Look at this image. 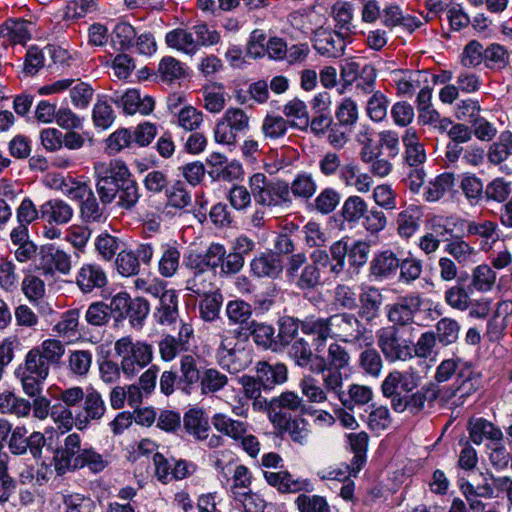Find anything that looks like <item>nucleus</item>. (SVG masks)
<instances>
[{
	"label": "nucleus",
	"instance_id": "2eb2a0df",
	"mask_svg": "<svg viewBox=\"0 0 512 512\" xmlns=\"http://www.w3.org/2000/svg\"><path fill=\"white\" fill-rule=\"evenodd\" d=\"M306 404L301 396L293 391L282 392L279 396L272 398L271 423L283 418L303 415L306 412Z\"/></svg>",
	"mask_w": 512,
	"mask_h": 512
},
{
	"label": "nucleus",
	"instance_id": "4c0bfd02",
	"mask_svg": "<svg viewBox=\"0 0 512 512\" xmlns=\"http://www.w3.org/2000/svg\"><path fill=\"white\" fill-rule=\"evenodd\" d=\"M185 258L191 259L211 272H216L225 260V247L219 243H212L204 254L189 253Z\"/></svg>",
	"mask_w": 512,
	"mask_h": 512
},
{
	"label": "nucleus",
	"instance_id": "a878e982",
	"mask_svg": "<svg viewBox=\"0 0 512 512\" xmlns=\"http://www.w3.org/2000/svg\"><path fill=\"white\" fill-rule=\"evenodd\" d=\"M31 22L23 19H9L0 25V46L25 44L31 38Z\"/></svg>",
	"mask_w": 512,
	"mask_h": 512
},
{
	"label": "nucleus",
	"instance_id": "338daca9",
	"mask_svg": "<svg viewBox=\"0 0 512 512\" xmlns=\"http://www.w3.org/2000/svg\"><path fill=\"white\" fill-rule=\"evenodd\" d=\"M316 189L317 184L312 175L301 173L289 185V194L292 193L295 197L309 199L315 194Z\"/></svg>",
	"mask_w": 512,
	"mask_h": 512
},
{
	"label": "nucleus",
	"instance_id": "bf43d9fd",
	"mask_svg": "<svg viewBox=\"0 0 512 512\" xmlns=\"http://www.w3.org/2000/svg\"><path fill=\"white\" fill-rule=\"evenodd\" d=\"M228 383V377L215 368L204 369L199 386L204 395L222 390Z\"/></svg>",
	"mask_w": 512,
	"mask_h": 512
},
{
	"label": "nucleus",
	"instance_id": "c756f323",
	"mask_svg": "<svg viewBox=\"0 0 512 512\" xmlns=\"http://www.w3.org/2000/svg\"><path fill=\"white\" fill-rule=\"evenodd\" d=\"M186 69L185 64L180 60L172 56H165L159 61L153 75L162 83L174 84L186 77Z\"/></svg>",
	"mask_w": 512,
	"mask_h": 512
},
{
	"label": "nucleus",
	"instance_id": "9b49d317",
	"mask_svg": "<svg viewBox=\"0 0 512 512\" xmlns=\"http://www.w3.org/2000/svg\"><path fill=\"white\" fill-rule=\"evenodd\" d=\"M266 482L275 488L280 494L312 493L314 486L308 478H303L290 473L288 470L264 471Z\"/></svg>",
	"mask_w": 512,
	"mask_h": 512
},
{
	"label": "nucleus",
	"instance_id": "ddd939ff",
	"mask_svg": "<svg viewBox=\"0 0 512 512\" xmlns=\"http://www.w3.org/2000/svg\"><path fill=\"white\" fill-rule=\"evenodd\" d=\"M205 367L198 356L185 354L179 360V390L185 395H191L202 379Z\"/></svg>",
	"mask_w": 512,
	"mask_h": 512
},
{
	"label": "nucleus",
	"instance_id": "a211bd4d",
	"mask_svg": "<svg viewBox=\"0 0 512 512\" xmlns=\"http://www.w3.org/2000/svg\"><path fill=\"white\" fill-rule=\"evenodd\" d=\"M105 412V402L100 393L94 389L87 390L82 410L75 412L76 427L79 430L85 429L91 421L100 420Z\"/></svg>",
	"mask_w": 512,
	"mask_h": 512
},
{
	"label": "nucleus",
	"instance_id": "0eeeda50",
	"mask_svg": "<svg viewBox=\"0 0 512 512\" xmlns=\"http://www.w3.org/2000/svg\"><path fill=\"white\" fill-rule=\"evenodd\" d=\"M480 384V374L471 366L463 365V368L457 373L454 383L450 387L441 389V401L453 400V405H460L479 389Z\"/></svg>",
	"mask_w": 512,
	"mask_h": 512
},
{
	"label": "nucleus",
	"instance_id": "f03ea898",
	"mask_svg": "<svg viewBox=\"0 0 512 512\" xmlns=\"http://www.w3.org/2000/svg\"><path fill=\"white\" fill-rule=\"evenodd\" d=\"M248 183L253 199L259 206L274 208L291 203L289 184L283 180L270 179L263 173H254Z\"/></svg>",
	"mask_w": 512,
	"mask_h": 512
},
{
	"label": "nucleus",
	"instance_id": "3c124183",
	"mask_svg": "<svg viewBox=\"0 0 512 512\" xmlns=\"http://www.w3.org/2000/svg\"><path fill=\"white\" fill-rule=\"evenodd\" d=\"M136 35V30L130 23L119 22L111 33V41L118 50L126 51L134 46Z\"/></svg>",
	"mask_w": 512,
	"mask_h": 512
},
{
	"label": "nucleus",
	"instance_id": "9d476101",
	"mask_svg": "<svg viewBox=\"0 0 512 512\" xmlns=\"http://www.w3.org/2000/svg\"><path fill=\"white\" fill-rule=\"evenodd\" d=\"M421 305L422 299L417 293L400 296L395 302L386 306L387 319L392 323L391 326H398L400 329L409 326L414 322Z\"/></svg>",
	"mask_w": 512,
	"mask_h": 512
},
{
	"label": "nucleus",
	"instance_id": "412c9836",
	"mask_svg": "<svg viewBox=\"0 0 512 512\" xmlns=\"http://www.w3.org/2000/svg\"><path fill=\"white\" fill-rule=\"evenodd\" d=\"M76 285L84 294L101 289L108 283L104 269L96 263L83 264L76 274Z\"/></svg>",
	"mask_w": 512,
	"mask_h": 512
},
{
	"label": "nucleus",
	"instance_id": "39448f33",
	"mask_svg": "<svg viewBox=\"0 0 512 512\" xmlns=\"http://www.w3.org/2000/svg\"><path fill=\"white\" fill-rule=\"evenodd\" d=\"M83 449L81 436L76 432L68 434L53 453L52 464L56 475L62 477L78 471Z\"/></svg>",
	"mask_w": 512,
	"mask_h": 512
},
{
	"label": "nucleus",
	"instance_id": "4d7b16f0",
	"mask_svg": "<svg viewBox=\"0 0 512 512\" xmlns=\"http://www.w3.org/2000/svg\"><path fill=\"white\" fill-rule=\"evenodd\" d=\"M18 369L39 378H47L50 371L49 364L42 358L39 349L32 348L25 356L24 364Z\"/></svg>",
	"mask_w": 512,
	"mask_h": 512
},
{
	"label": "nucleus",
	"instance_id": "603ef678",
	"mask_svg": "<svg viewBox=\"0 0 512 512\" xmlns=\"http://www.w3.org/2000/svg\"><path fill=\"white\" fill-rule=\"evenodd\" d=\"M496 281V273L487 264H481L472 271L470 288L479 292L490 291Z\"/></svg>",
	"mask_w": 512,
	"mask_h": 512
},
{
	"label": "nucleus",
	"instance_id": "e433bc0d",
	"mask_svg": "<svg viewBox=\"0 0 512 512\" xmlns=\"http://www.w3.org/2000/svg\"><path fill=\"white\" fill-rule=\"evenodd\" d=\"M358 368L365 375L378 378L384 367V361L380 352L368 343L358 356Z\"/></svg>",
	"mask_w": 512,
	"mask_h": 512
},
{
	"label": "nucleus",
	"instance_id": "13d9d810",
	"mask_svg": "<svg viewBox=\"0 0 512 512\" xmlns=\"http://www.w3.org/2000/svg\"><path fill=\"white\" fill-rule=\"evenodd\" d=\"M165 194L167 197V204L177 209H184L191 205L192 197L191 192L182 181H176L171 186L166 188Z\"/></svg>",
	"mask_w": 512,
	"mask_h": 512
},
{
	"label": "nucleus",
	"instance_id": "6e6552de",
	"mask_svg": "<svg viewBox=\"0 0 512 512\" xmlns=\"http://www.w3.org/2000/svg\"><path fill=\"white\" fill-rule=\"evenodd\" d=\"M332 338L343 343L354 344L364 339L367 329L358 315L340 312L330 315Z\"/></svg>",
	"mask_w": 512,
	"mask_h": 512
},
{
	"label": "nucleus",
	"instance_id": "f8f14e48",
	"mask_svg": "<svg viewBox=\"0 0 512 512\" xmlns=\"http://www.w3.org/2000/svg\"><path fill=\"white\" fill-rule=\"evenodd\" d=\"M420 377L412 370H393L389 372L381 383V392L391 404L404 392H412L419 386Z\"/></svg>",
	"mask_w": 512,
	"mask_h": 512
},
{
	"label": "nucleus",
	"instance_id": "393cba45",
	"mask_svg": "<svg viewBox=\"0 0 512 512\" xmlns=\"http://www.w3.org/2000/svg\"><path fill=\"white\" fill-rule=\"evenodd\" d=\"M73 214L71 205L59 198L50 199L40 206V218L50 225H65Z\"/></svg>",
	"mask_w": 512,
	"mask_h": 512
},
{
	"label": "nucleus",
	"instance_id": "6e6d98bb",
	"mask_svg": "<svg viewBox=\"0 0 512 512\" xmlns=\"http://www.w3.org/2000/svg\"><path fill=\"white\" fill-rule=\"evenodd\" d=\"M180 265V251L175 246L166 245L163 247L158 262V271L161 276L169 278L176 274Z\"/></svg>",
	"mask_w": 512,
	"mask_h": 512
},
{
	"label": "nucleus",
	"instance_id": "c03bdc74",
	"mask_svg": "<svg viewBox=\"0 0 512 512\" xmlns=\"http://www.w3.org/2000/svg\"><path fill=\"white\" fill-rule=\"evenodd\" d=\"M455 177L452 173H442L431 180L424 190L423 197L427 202L440 200L454 186Z\"/></svg>",
	"mask_w": 512,
	"mask_h": 512
},
{
	"label": "nucleus",
	"instance_id": "5fc2aeb1",
	"mask_svg": "<svg viewBox=\"0 0 512 512\" xmlns=\"http://www.w3.org/2000/svg\"><path fill=\"white\" fill-rule=\"evenodd\" d=\"M294 504L299 512H331L327 499L316 494L302 492L296 497Z\"/></svg>",
	"mask_w": 512,
	"mask_h": 512
},
{
	"label": "nucleus",
	"instance_id": "052dcab7",
	"mask_svg": "<svg viewBox=\"0 0 512 512\" xmlns=\"http://www.w3.org/2000/svg\"><path fill=\"white\" fill-rule=\"evenodd\" d=\"M511 191V182L503 177H497L485 186L483 198L487 202L504 203L509 198Z\"/></svg>",
	"mask_w": 512,
	"mask_h": 512
},
{
	"label": "nucleus",
	"instance_id": "dca6fc26",
	"mask_svg": "<svg viewBox=\"0 0 512 512\" xmlns=\"http://www.w3.org/2000/svg\"><path fill=\"white\" fill-rule=\"evenodd\" d=\"M272 424L282 438H287L295 444L304 446L310 439V423L302 415L283 418Z\"/></svg>",
	"mask_w": 512,
	"mask_h": 512
},
{
	"label": "nucleus",
	"instance_id": "e2e57ef3",
	"mask_svg": "<svg viewBox=\"0 0 512 512\" xmlns=\"http://www.w3.org/2000/svg\"><path fill=\"white\" fill-rule=\"evenodd\" d=\"M436 339L443 345L448 346L455 343L459 337V323L448 317L440 319L436 323Z\"/></svg>",
	"mask_w": 512,
	"mask_h": 512
},
{
	"label": "nucleus",
	"instance_id": "1a4fd4ad",
	"mask_svg": "<svg viewBox=\"0 0 512 512\" xmlns=\"http://www.w3.org/2000/svg\"><path fill=\"white\" fill-rule=\"evenodd\" d=\"M37 268L44 276L54 277L57 273L69 275L72 270V256L53 244L41 246Z\"/></svg>",
	"mask_w": 512,
	"mask_h": 512
},
{
	"label": "nucleus",
	"instance_id": "6ab92c4d",
	"mask_svg": "<svg viewBox=\"0 0 512 512\" xmlns=\"http://www.w3.org/2000/svg\"><path fill=\"white\" fill-rule=\"evenodd\" d=\"M193 333L194 331L190 324L182 323L177 337L172 335L164 336L158 344L161 359L172 361L179 353L187 351Z\"/></svg>",
	"mask_w": 512,
	"mask_h": 512
},
{
	"label": "nucleus",
	"instance_id": "f3484780",
	"mask_svg": "<svg viewBox=\"0 0 512 512\" xmlns=\"http://www.w3.org/2000/svg\"><path fill=\"white\" fill-rule=\"evenodd\" d=\"M347 37V35H340L339 31L320 28L315 32L313 47L322 56L339 58L344 54Z\"/></svg>",
	"mask_w": 512,
	"mask_h": 512
},
{
	"label": "nucleus",
	"instance_id": "b1692460",
	"mask_svg": "<svg viewBox=\"0 0 512 512\" xmlns=\"http://www.w3.org/2000/svg\"><path fill=\"white\" fill-rule=\"evenodd\" d=\"M250 269L258 278L276 279L283 271V263L277 253L263 252L251 260Z\"/></svg>",
	"mask_w": 512,
	"mask_h": 512
},
{
	"label": "nucleus",
	"instance_id": "f257e3e1",
	"mask_svg": "<svg viewBox=\"0 0 512 512\" xmlns=\"http://www.w3.org/2000/svg\"><path fill=\"white\" fill-rule=\"evenodd\" d=\"M94 191L80 203V217L85 223H103L107 220L105 207L116 202L122 210L131 211L140 199L139 187L125 162L111 160L94 164Z\"/></svg>",
	"mask_w": 512,
	"mask_h": 512
},
{
	"label": "nucleus",
	"instance_id": "69168bd1",
	"mask_svg": "<svg viewBox=\"0 0 512 512\" xmlns=\"http://www.w3.org/2000/svg\"><path fill=\"white\" fill-rule=\"evenodd\" d=\"M358 297L354 287L338 284L333 292V304L342 310H355L358 307Z\"/></svg>",
	"mask_w": 512,
	"mask_h": 512
},
{
	"label": "nucleus",
	"instance_id": "0e129e2a",
	"mask_svg": "<svg viewBox=\"0 0 512 512\" xmlns=\"http://www.w3.org/2000/svg\"><path fill=\"white\" fill-rule=\"evenodd\" d=\"M366 202L357 195L349 196L343 203L341 214L348 223H357L367 213Z\"/></svg>",
	"mask_w": 512,
	"mask_h": 512
},
{
	"label": "nucleus",
	"instance_id": "cd10ccee",
	"mask_svg": "<svg viewBox=\"0 0 512 512\" xmlns=\"http://www.w3.org/2000/svg\"><path fill=\"white\" fill-rule=\"evenodd\" d=\"M185 431L197 441H204L208 438L210 424L205 411L195 407L189 409L183 417Z\"/></svg>",
	"mask_w": 512,
	"mask_h": 512
},
{
	"label": "nucleus",
	"instance_id": "774afa93",
	"mask_svg": "<svg viewBox=\"0 0 512 512\" xmlns=\"http://www.w3.org/2000/svg\"><path fill=\"white\" fill-rule=\"evenodd\" d=\"M64 512H95L96 503L89 496L72 493L63 497Z\"/></svg>",
	"mask_w": 512,
	"mask_h": 512
},
{
	"label": "nucleus",
	"instance_id": "7ed1b4c3",
	"mask_svg": "<svg viewBox=\"0 0 512 512\" xmlns=\"http://www.w3.org/2000/svg\"><path fill=\"white\" fill-rule=\"evenodd\" d=\"M114 351L121 361L122 372L128 376L136 375L153 359L152 346L146 342H134L131 336H124L114 344Z\"/></svg>",
	"mask_w": 512,
	"mask_h": 512
},
{
	"label": "nucleus",
	"instance_id": "de8ad7c7",
	"mask_svg": "<svg viewBox=\"0 0 512 512\" xmlns=\"http://www.w3.org/2000/svg\"><path fill=\"white\" fill-rule=\"evenodd\" d=\"M289 121L279 115H266L262 121L261 132L266 141L279 140L287 134Z\"/></svg>",
	"mask_w": 512,
	"mask_h": 512
},
{
	"label": "nucleus",
	"instance_id": "49530a36",
	"mask_svg": "<svg viewBox=\"0 0 512 512\" xmlns=\"http://www.w3.org/2000/svg\"><path fill=\"white\" fill-rule=\"evenodd\" d=\"M57 184V188L62 191V193L68 196L70 199L79 201L80 203L84 201L87 196L93 192L92 188L84 181H79L74 178H59L54 180Z\"/></svg>",
	"mask_w": 512,
	"mask_h": 512
},
{
	"label": "nucleus",
	"instance_id": "09e8293b",
	"mask_svg": "<svg viewBox=\"0 0 512 512\" xmlns=\"http://www.w3.org/2000/svg\"><path fill=\"white\" fill-rule=\"evenodd\" d=\"M336 31L349 36L352 32L353 7L349 2H336L331 8Z\"/></svg>",
	"mask_w": 512,
	"mask_h": 512
},
{
	"label": "nucleus",
	"instance_id": "bb28decb",
	"mask_svg": "<svg viewBox=\"0 0 512 512\" xmlns=\"http://www.w3.org/2000/svg\"><path fill=\"white\" fill-rule=\"evenodd\" d=\"M301 330L305 335L313 337V344L318 351L323 347L328 338H332L330 316L328 317H307L301 321Z\"/></svg>",
	"mask_w": 512,
	"mask_h": 512
},
{
	"label": "nucleus",
	"instance_id": "473e14b6",
	"mask_svg": "<svg viewBox=\"0 0 512 512\" xmlns=\"http://www.w3.org/2000/svg\"><path fill=\"white\" fill-rule=\"evenodd\" d=\"M256 375L262 383L263 391H270L287 380V367L282 363L271 365L268 362H259Z\"/></svg>",
	"mask_w": 512,
	"mask_h": 512
},
{
	"label": "nucleus",
	"instance_id": "c85d7f7f",
	"mask_svg": "<svg viewBox=\"0 0 512 512\" xmlns=\"http://www.w3.org/2000/svg\"><path fill=\"white\" fill-rule=\"evenodd\" d=\"M165 43L169 48L191 57L198 53L192 27H179L169 31L165 36Z\"/></svg>",
	"mask_w": 512,
	"mask_h": 512
},
{
	"label": "nucleus",
	"instance_id": "2f4dec72",
	"mask_svg": "<svg viewBox=\"0 0 512 512\" xmlns=\"http://www.w3.org/2000/svg\"><path fill=\"white\" fill-rule=\"evenodd\" d=\"M468 431L471 441L476 445H480L484 439H489L493 442H501L503 439L501 429L484 418L470 420Z\"/></svg>",
	"mask_w": 512,
	"mask_h": 512
},
{
	"label": "nucleus",
	"instance_id": "a18cd8bd",
	"mask_svg": "<svg viewBox=\"0 0 512 512\" xmlns=\"http://www.w3.org/2000/svg\"><path fill=\"white\" fill-rule=\"evenodd\" d=\"M278 334L276 335L278 350L289 346L296 340L301 328V321L291 316H282L277 321Z\"/></svg>",
	"mask_w": 512,
	"mask_h": 512
},
{
	"label": "nucleus",
	"instance_id": "8fccbe9b",
	"mask_svg": "<svg viewBox=\"0 0 512 512\" xmlns=\"http://www.w3.org/2000/svg\"><path fill=\"white\" fill-rule=\"evenodd\" d=\"M202 296L203 299L199 303L200 317L206 322H213L219 318L223 295L216 289L214 292Z\"/></svg>",
	"mask_w": 512,
	"mask_h": 512
},
{
	"label": "nucleus",
	"instance_id": "58836bf2",
	"mask_svg": "<svg viewBox=\"0 0 512 512\" xmlns=\"http://www.w3.org/2000/svg\"><path fill=\"white\" fill-rule=\"evenodd\" d=\"M437 399L441 400V389L436 383H427L413 393L412 401L406 411L417 415L424 410L426 402L431 404Z\"/></svg>",
	"mask_w": 512,
	"mask_h": 512
},
{
	"label": "nucleus",
	"instance_id": "79ce46f5",
	"mask_svg": "<svg viewBox=\"0 0 512 512\" xmlns=\"http://www.w3.org/2000/svg\"><path fill=\"white\" fill-rule=\"evenodd\" d=\"M244 334L252 336L256 345L264 349L278 350L275 329L271 325L254 321Z\"/></svg>",
	"mask_w": 512,
	"mask_h": 512
},
{
	"label": "nucleus",
	"instance_id": "4468645a",
	"mask_svg": "<svg viewBox=\"0 0 512 512\" xmlns=\"http://www.w3.org/2000/svg\"><path fill=\"white\" fill-rule=\"evenodd\" d=\"M184 265L189 271V276L185 280L187 291L197 296L215 291V273L191 261V259L184 258Z\"/></svg>",
	"mask_w": 512,
	"mask_h": 512
},
{
	"label": "nucleus",
	"instance_id": "20e7f679",
	"mask_svg": "<svg viewBox=\"0 0 512 512\" xmlns=\"http://www.w3.org/2000/svg\"><path fill=\"white\" fill-rule=\"evenodd\" d=\"M377 345L384 358L390 362L408 361L413 358V341L404 337L398 326L382 327L376 332Z\"/></svg>",
	"mask_w": 512,
	"mask_h": 512
},
{
	"label": "nucleus",
	"instance_id": "423d86ee",
	"mask_svg": "<svg viewBox=\"0 0 512 512\" xmlns=\"http://www.w3.org/2000/svg\"><path fill=\"white\" fill-rule=\"evenodd\" d=\"M250 118L241 108H228L214 129V138L217 143L235 145L239 134L249 129Z\"/></svg>",
	"mask_w": 512,
	"mask_h": 512
},
{
	"label": "nucleus",
	"instance_id": "37998d69",
	"mask_svg": "<svg viewBox=\"0 0 512 512\" xmlns=\"http://www.w3.org/2000/svg\"><path fill=\"white\" fill-rule=\"evenodd\" d=\"M512 156V132L503 131L496 142L490 145L487 159L493 165H500Z\"/></svg>",
	"mask_w": 512,
	"mask_h": 512
},
{
	"label": "nucleus",
	"instance_id": "7c9ffc66",
	"mask_svg": "<svg viewBox=\"0 0 512 512\" xmlns=\"http://www.w3.org/2000/svg\"><path fill=\"white\" fill-rule=\"evenodd\" d=\"M402 142L405 147L404 160L410 167H421L426 161L424 145L420 142L416 131L409 128L402 136Z\"/></svg>",
	"mask_w": 512,
	"mask_h": 512
},
{
	"label": "nucleus",
	"instance_id": "5701e85b",
	"mask_svg": "<svg viewBox=\"0 0 512 512\" xmlns=\"http://www.w3.org/2000/svg\"><path fill=\"white\" fill-rule=\"evenodd\" d=\"M467 236L479 239L480 249L489 251L500 239L498 224L492 220L469 221L466 225Z\"/></svg>",
	"mask_w": 512,
	"mask_h": 512
},
{
	"label": "nucleus",
	"instance_id": "680f3d73",
	"mask_svg": "<svg viewBox=\"0 0 512 512\" xmlns=\"http://www.w3.org/2000/svg\"><path fill=\"white\" fill-rule=\"evenodd\" d=\"M192 27L198 51L202 47L215 46L221 41V34L205 22H199Z\"/></svg>",
	"mask_w": 512,
	"mask_h": 512
},
{
	"label": "nucleus",
	"instance_id": "c9c22d12",
	"mask_svg": "<svg viewBox=\"0 0 512 512\" xmlns=\"http://www.w3.org/2000/svg\"><path fill=\"white\" fill-rule=\"evenodd\" d=\"M252 306L244 300H231L226 305V315L232 324L238 325L244 333L255 321Z\"/></svg>",
	"mask_w": 512,
	"mask_h": 512
},
{
	"label": "nucleus",
	"instance_id": "72a5a7b5",
	"mask_svg": "<svg viewBox=\"0 0 512 512\" xmlns=\"http://www.w3.org/2000/svg\"><path fill=\"white\" fill-rule=\"evenodd\" d=\"M422 216V208L417 205H409L406 209L401 211L396 220L397 232L400 237L408 239L413 236L420 227Z\"/></svg>",
	"mask_w": 512,
	"mask_h": 512
},
{
	"label": "nucleus",
	"instance_id": "4be33fe9",
	"mask_svg": "<svg viewBox=\"0 0 512 512\" xmlns=\"http://www.w3.org/2000/svg\"><path fill=\"white\" fill-rule=\"evenodd\" d=\"M358 317L366 323H372L380 316V310L383 303V295L380 290L374 286L362 288L359 297Z\"/></svg>",
	"mask_w": 512,
	"mask_h": 512
},
{
	"label": "nucleus",
	"instance_id": "ea45409f",
	"mask_svg": "<svg viewBox=\"0 0 512 512\" xmlns=\"http://www.w3.org/2000/svg\"><path fill=\"white\" fill-rule=\"evenodd\" d=\"M399 263V259L392 251H383L371 261L370 273L379 279L388 278L396 273Z\"/></svg>",
	"mask_w": 512,
	"mask_h": 512
},
{
	"label": "nucleus",
	"instance_id": "a19ab883",
	"mask_svg": "<svg viewBox=\"0 0 512 512\" xmlns=\"http://www.w3.org/2000/svg\"><path fill=\"white\" fill-rule=\"evenodd\" d=\"M155 318L162 325H170L178 318V295L175 290L170 289L164 293V297L156 307Z\"/></svg>",
	"mask_w": 512,
	"mask_h": 512
},
{
	"label": "nucleus",
	"instance_id": "f704fd0d",
	"mask_svg": "<svg viewBox=\"0 0 512 512\" xmlns=\"http://www.w3.org/2000/svg\"><path fill=\"white\" fill-rule=\"evenodd\" d=\"M213 427L221 434L239 441L248 432V423L235 420L224 413H216L212 416Z\"/></svg>",
	"mask_w": 512,
	"mask_h": 512
},
{
	"label": "nucleus",
	"instance_id": "864d4df0",
	"mask_svg": "<svg viewBox=\"0 0 512 512\" xmlns=\"http://www.w3.org/2000/svg\"><path fill=\"white\" fill-rule=\"evenodd\" d=\"M444 252L458 264H465L476 254L475 248L462 237H456L444 246Z\"/></svg>",
	"mask_w": 512,
	"mask_h": 512
},
{
	"label": "nucleus",
	"instance_id": "aec40b11",
	"mask_svg": "<svg viewBox=\"0 0 512 512\" xmlns=\"http://www.w3.org/2000/svg\"><path fill=\"white\" fill-rule=\"evenodd\" d=\"M111 101L121 106L126 114L139 112L142 115H148L155 107L154 99L149 95L142 97L137 89H129L122 95L115 94L111 97Z\"/></svg>",
	"mask_w": 512,
	"mask_h": 512
}]
</instances>
